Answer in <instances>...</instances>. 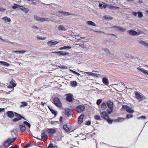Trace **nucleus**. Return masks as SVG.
Masks as SVG:
<instances>
[{
  "label": "nucleus",
  "mask_w": 148,
  "mask_h": 148,
  "mask_svg": "<svg viewBox=\"0 0 148 148\" xmlns=\"http://www.w3.org/2000/svg\"><path fill=\"white\" fill-rule=\"evenodd\" d=\"M0 39L3 42H7L6 40H4V39L1 38V37H0Z\"/></svg>",
  "instance_id": "obj_62"
},
{
  "label": "nucleus",
  "mask_w": 148,
  "mask_h": 148,
  "mask_svg": "<svg viewBox=\"0 0 148 148\" xmlns=\"http://www.w3.org/2000/svg\"><path fill=\"white\" fill-rule=\"evenodd\" d=\"M21 104L20 106V107H23L26 106L27 105V103L25 102H21Z\"/></svg>",
  "instance_id": "obj_33"
},
{
  "label": "nucleus",
  "mask_w": 148,
  "mask_h": 148,
  "mask_svg": "<svg viewBox=\"0 0 148 148\" xmlns=\"http://www.w3.org/2000/svg\"><path fill=\"white\" fill-rule=\"evenodd\" d=\"M20 9L25 13L27 12L29 10L28 9L21 6L20 8Z\"/></svg>",
  "instance_id": "obj_24"
},
{
  "label": "nucleus",
  "mask_w": 148,
  "mask_h": 148,
  "mask_svg": "<svg viewBox=\"0 0 148 148\" xmlns=\"http://www.w3.org/2000/svg\"><path fill=\"white\" fill-rule=\"evenodd\" d=\"M65 96L66 97V99L67 101H72V95L71 94H66Z\"/></svg>",
  "instance_id": "obj_18"
},
{
  "label": "nucleus",
  "mask_w": 148,
  "mask_h": 148,
  "mask_svg": "<svg viewBox=\"0 0 148 148\" xmlns=\"http://www.w3.org/2000/svg\"><path fill=\"white\" fill-rule=\"evenodd\" d=\"M85 109V107L83 105L78 106L75 108L76 110L79 113H82L83 112Z\"/></svg>",
  "instance_id": "obj_5"
},
{
  "label": "nucleus",
  "mask_w": 148,
  "mask_h": 148,
  "mask_svg": "<svg viewBox=\"0 0 148 148\" xmlns=\"http://www.w3.org/2000/svg\"><path fill=\"white\" fill-rule=\"evenodd\" d=\"M8 140H9V141L10 142V143L11 144V143H13L14 141L16 140V138H14L12 139H10L9 138H8Z\"/></svg>",
  "instance_id": "obj_43"
},
{
  "label": "nucleus",
  "mask_w": 148,
  "mask_h": 148,
  "mask_svg": "<svg viewBox=\"0 0 148 148\" xmlns=\"http://www.w3.org/2000/svg\"><path fill=\"white\" fill-rule=\"evenodd\" d=\"M32 28L34 30H37L39 28L35 26H33L32 27Z\"/></svg>",
  "instance_id": "obj_45"
},
{
  "label": "nucleus",
  "mask_w": 148,
  "mask_h": 148,
  "mask_svg": "<svg viewBox=\"0 0 148 148\" xmlns=\"http://www.w3.org/2000/svg\"><path fill=\"white\" fill-rule=\"evenodd\" d=\"M135 95L136 98L139 101H143L145 98V97L143 95L140 94L138 92H136Z\"/></svg>",
  "instance_id": "obj_2"
},
{
  "label": "nucleus",
  "mask_w": 148,
  "mask_h": 148,
  "mask_svg": "<svg viewBox=\"0 0 148 148\" xmlns=\"http://www.w3.org/2000/svg\"><path fill=\"white\" fill-rule=\"evenodd\" d=\"M6 10V9L2 7H0V11L4 12Z\"/></svg>",
  "instance_id": "obj_53"
},
{
  "label": "nucleus",
  "mask_w": 148,
  "mask_h": 148,
  "mask_svg": "<svg viewBox=\"0 0 148 148\" xmlns=\"http://www.w3.org/2000/svg\"><path fill=\"white\" fill-rule=\"evenodd\" d=\"M48 148H57V147L56 145H53L52 144H50L48 146Z\"/></svg>",
  "instance_id": "obj_38"
},
{
  "label": "nucleus",
  "mask_w": 148,
  "mask_h": 148,
  "mask_svg": "<svg viewBox=\"0 0 148 148\" xmlns=\"http://www.w3.org/2000/svg\"><path fill=\"white\" fill-rule=\"evenodd\" d=\"M19 127H20V130L22 131H24L25 130L26 128L25 126L23 125H20Z\"/></svg>",
  "instance_id": "obj_39"
},
{
  "label": "nucleus",
  "mask_w": 148,
  "mask_h": 148,
  "mask_svg": "<svg viewBox=\"0 0 148 148\" xmlns=\"http://www.w3.org/2000/svg\"><path fill=\"white\" fill-rule=\"evenodd\" d=\"M54 102L55 104L58 107H61L62 103L60 99L57 97L54 98L53 99Z\"/></svg>",
  "instance_id": "obj_6"
},
{
  "label": "nucleus",
  "mask_w": 148,
  "mask_h": 148,
  "mask_svg": "<svg viewBox=\"0 0 148 148\" xmlns=\"http://www.w3.org/2000/svg\"><path fill=\"white\" fill-rule=\"evenodd\" d=\"M58 42L57 41L51 40L48 41L47 44L48 46H51L52 45H55L58 44Z\"/></svg>",
  "instance_id": "obj_10"
},
{
  "label": "nucleus",
  "mask_w": 148,
  "mask_h": 148,
  "mask_svg": "<svg viewBox=\"0 0 148 148\" xmlns=\"http://www.w3.org/2000/svg\"><path fill=\"white\" fill-rule=\"evenodd\" d=\"M58 67L62 69H66L67 68L66 67L64 66H58Z\"/></svg>",
  "instance_id": "obj_55"
},
{
  "label": "nucleus",
  "mask_w": 148,
  "mask_h": 148,
  "mask_svg": "<svg viewBox=\"0 0 148 148\" xmlns=\"http://www.w3.org/2000/svg\"><path fill=\"white\" fill-rule=\"evenodd\" d=\"M49 108L53 114H54L55 115H56V112L55 110L51 108H50L49 107Z\"/></svg>",
  "instance_id": "obj_41"
},
{
  "label": "nucleus",
  "mask_w": 148,
  "mask_h": 148,
  "mask_svg": "<svg viewBox=\"0 0 148 148\" xmlns=\"http://www.w3.org/2000/svg\"><path fill=\"white\" fill-rule=\"evenodd\" d=\"M87 24L89 25H91L92 26H96V24L94 22H93L92 21H88L87 22Z\"/></svg>",
  "instance_id": "obj_26"
},
{
  "label": "nucleus",
  "mask_w": 148,
  "mask_h": 148,
  "mask_svg": "<svg viewBox=\"0 0 148 148\" xmlns=\"http://www.w3.org/2000/svg\"><path fill=\"white\" fill-rule=\"evenodd\" d=\"M64 15H70V13L68 12H61Z\"/></svg>",
  "instance_id": "obj_52"
},
{
  "label": "nucleus",
  "mask_w": 148,
  "mask_h": 148,
  "mask_svg": "<svg viewBox=\"0 0 148 148\" xmlns=\"http://www.w3.org/2000/svg\"><path fill=\"white\" fill-rule=\"evenodd\" d=\"M9 140H7L5 141L3 145L5 146L8 147L11 144L9 141Z\"/></svg>",
  "instance_id": "obj_30"
},
{
  "label": "nucleus",
  "mask_w": 148,
  "mask_h": 148,
  "mask_svg": "<svg viewBox=\"0 0 148 148\" xmlns=\"http://www.w3.org/2000/svg\"><path fill=\"white\" fill-rule=\"evenodd\" d=\"M34 18L37 21H40L42 22L47 21V19L45 18H40V17L36 16H34Z\"/></svg>",
  "instance_id": "obj_14"
},
{
  "label": "nucleus",
  "mask_w": 148,
  "mask_h": 148,
  "mask_svg": "<svg viewBox=\"0 0 148 148\" xmlns=\"http://www.w3.org/2000/svg\"><path fill=\"white\" fill-rule=\"evenodd\" d=\"M63 128L67 132H69L72 131V127L70 124L67 123L63 126Z\"/></svg>",
  "instance_id": "obj_3"
},
{
  "label": "nucleus",
  "mask_w": 148,
  "mask_h": 148,
  "mask_svg": "<svg viewBox=\"0 0 148 148\" xmlns=\"http://www.w3.org/2000/svg\"><path fill=\"white\" fill-rule=\"evenodd\" d=\"M103 18L106 19L112 20L113 19V18L112 17L109 16L107 15H106L103 16Z\"/></svg>",
  "instance_id": "obj_37"
},
{
  "label": "nucleus",
  "mask_w": 148,
  "mask_h": 148,
  "mask_svg": "<svg viewBox=\"0 0 148 148\" xmlns=\"http://www.w3.org/2000/svg\"><path fill=\"white\" fill-rule=\"evenodd\" d=\"M7 116L10 118H13L14 117V116H17V115H18V114L15 113L13 112L12 111H8L7 113Z\"/></svg>",
  "instance_id": "obj_9"
},
{
  "label": "nucleus",
  "mask_w": 148,
  "mask_h": 148,
  "mask_svg": "<svg viewBox=\"0 0 148 148\" xmlns=\"http://www.w3.org/2000/svg\"><path fill=\"white\" fill-rule=\"evenodd\" d=\"M102 82L104 84L106 85H108L109 84V82L108 79L106 77L103 78Z\"/></svg>",
  "instance_id": "obj_21"
},
{
  "label": "nucleus",
  "mask_w": 148,
  "mask_h": 148,
  "mask_svg": "<svg viewBox=\"0 0 148 148\" xmlns=\"http://www.w3.org/2000/svg\"><path fill=\"white\" fill-rule=\"evenodd\" d=\"M1 19L3 21L6 23H11V19L7 16H5L1 18Z\"/></svg>",
  "instance_id": "obj_11"
},
{
  "label": "nucleus",
  "mask_w": 148,
  "mask_h": 148,
  "mask_svg": "<svg viewBox=\"0 0 148 148\" xmlns=\"http://www.w3.org/2000/svg\"><path fill=\"white\" fill-rule=\"evenodd\" d=\"M124 120V119L122 118H119L116 120V121L121 122L123 121Z\"/></svg>",
  "instance_id": "obj_47"
},
{
  "label": "nucleus",
  "mask_w": 148,
  "mask_h": 148,
  "mask_svg": "<svg viewBox=\"0 0 148 148\" xmlns=\"http://www.w3.org/2000/svg\"><path fill=\"white\" fill-rule=\"evenodd\" d=\"M137 14H138V12H132V14H133V15L135 16L137 15Z\"/></svg>",
  "instance_id": "obj_61"
},
{
  "label": "nucleus",
  "mask_w": 148,
  "mask_h": 148,
  "mask_svg": "<svg viewBox=\"0 0 148 148\" xmlns=\"http://www.w3.org/2000/svg\"><path fill=\"white\" fill-rule=\"evenodd\" d=\"M17 117L16 118L12 120V121L14 122L20 120H21V119L23 118V117L21 116L20 115L18 114L17 115V116H16Z\"/></svg>",
  "instance_id": "obj_20"
},
{
  "label": "nucleus",
  "mask_w": 148,
  "mask_h": 148,
  "mask_svg": "<svg viewBox=\"0 0 148 148\" xmlns=\"http://www.w3.org/2000/svg\"><path fill=\"white\" fill-rule=\"evenodd\" d=\"M41 140L43 141L46 140L47 139V135L45 133H43L41 136Z\"/></svg>",
  "instance_id": "obj_25"
},
{
  "label": "nucleus",
  "mask_w": 148,
  "mask_h": 148,
  "mask_svg": "<svg viewBox=\"0 0 148 148\" xmlns=\"http://www.w3.org/2000/svg\"><path fill=\"white\" fill-rule=\"evenodd\" d=\"M107 106L106 103L105 102H103L101 104V108L103 109V110H105L106 109Z\"/></svg>",
  "instance_id": "obj_31"
},
{
  "label": "nucleus",
  "mask_w": 148,
  "mask_h": 148,
  "mask_svg": "<svg viewBox=\"0 0 148 148\" xmlns=\"http://www.w3.org/2000/svg\"><path fill=\"white\" fill-rule=\"evenodd\" d=\"M101 117L103 119H106L108 123H111L112 122V120L109 118V116L106 111H103L100 113Z\"/></svg>",
  "instance_id": "obj_1"
},
{
  "label": "nucleus",
  "mask_w": 148,
  "mask_h": 148,
  "mask_svg": "<svg viewBox=\"0 0 148 148\" xmlns=\"http://www.w3.org/2000/svg\"><path fill=\"white\" fill-rule=\"evenodd\" d=\"M77 84V83L76 82L73 81L71 82V86L73 87H75Z\"/></svg>",
  "instance_id": "obj_34"
},
{
  "label": "nucleus",
  "mask_w": 148,
  "mask_h": 148,
  "mask_svg": "<svg viewBox=\"0 0 148 148\" xmlns=\"http://www.w3.org/2000/svg\"><path fill=\"white\" fill-rule=\"evenodd\" d=\"M146 117L145 116H142L140 117H138L137 118L138 119H146Z\"/></svg>",
  "instance_id": "obj_58"
},
{
  "label": "nucleus",
  "mask_w": 148,
  "mask_h": 148,
  "mask_svg": "<svg viewBox=\"0 0 148 148\" xmlns=\"http://www.w3.org/2000/svg\"><path fill=\"white\" fill-rule=\"evenodd\" d=\"M31 1H32V4L33 5H36V0H31Z\"/></svg>",
  "instance_id": "obj_54"
},
{
  "label": "nucleus",
  "mask_w": 148,
  "mask_h": 148,
  "mask_svg": "<svg viewBox=\"0 0 148 148\" xmlns=\"http://www.w3.org/2000/svg\"><path fill=\"white\" fill-rule=\"evenodd\" d=\"M108 6V4H107L105 3H100L99 4V7L101 9L106 8Z\"/></svg>",
  "instance_id": "obj_19"
},
{
  "label": "nucleus",
  "mask_w": 148,
  "mask_h": 148,
  "mask_svg": "<svg viewBox=\"0 0 148 148\" xmlns=\"http://www.w3.org/2000/svg\"><path fill=\"white\" fill-rule=\"evenodd\" d=\"M71 114V110H70L68 108H66L65 109V114L67 116H69Z\"/></svg>",
  "instance_id": "obj_27"
},
{
  "label": "nucleus",
  "mask_w": 148,
  "mask_h": 148,
  "mask_svg": "<svg viewBox=\"0 0 148 148\" xmlns=\"http://www.w3.org/2000/svg\"><path fill=\"white\" fill-rule=\"evenodd\" d=\"M108 8L111 9H115L117 8H119L118 7H115L112 5H108V6L107 7Z\"/></svg>",
  "instance_id": "obj_29"
},
{
  "label": "nucleus",
  "mask_w": 148,
  "mask_h": 148,
  "mask_svg": "<svg viewBox=\"0 0 148 148\" xmlns=\"http://www.w3.org/2000/svg\"><path fill=\"white\" fill-rule=\"evenodd\" d=\"M37 38L39 40H44L46 38L44 37H42L40 36H37Z\"/></svg>",
  "instance_id": "obj_42"
},
{
  "label": "nucleus",
  "mask_w": 148,
  "mask_h": 148,
  "mask_svg": "<svg viewBox=\"0 0 148 148\" xmlns=\"http://www.w3.org/2000/svg\"><path fill=\"white\" fill-rule=\"evenodd\" d=\"M19 147V146L18 145H16L14 147L12 146L10 147V148H18Z\"/></svg>",
  "instance_id": "obj_60"
},
{
  "label": "nucleus",
  "mask_w": 148,
  "mask_h": 148,
  "mask_svg": "<svg viewBox=\"0 0 148 148\" xmlns=\"http://www.w3.org/2000/svg\"><path fill=\"white\" fill-rule=\"evenodd\" d=\"M113 27L116 30L122 32H124L126 30V29L121 27L114 26Z\"/></svg>",
  "instance_id": "obj_13"
},
{
  "label": "nucleus",
  "mask_w": 148,
  "mask_h": 148,
  "mask_svg": "<svg viewBox=\"0 0 148 148\" xmlns=\"http://www.w3.org/2000/svg\"><path fill=\"white\" fill-rule=\"evenodd\" d=\"M107 106L109 108H113V103L110 101H108L107 102Z\"/></svg>",
  "instance_id": "obj_22"
},
{
  "label": "nucleus",
  "mask_w": 148,
  "mask_h": 148,
  "mask_svg": "<svg viewBox=\"0 0 148 148\" xmlns=\"http://www.w3.org/2000/svg\"><path fill=\"white\" fill-rule=\"evenodd\" d=\"M69 71H71V72H72V73H73L74 74H77V73H78L77 72L71 69H70L69 70Z\"/></svg>",
  "instance_id": "obj_59"
},
{
  "label": "nucleus",
  "mask_w": 148,
  "mask_h": 148,
  "mask_svg": "<svg viewBox=\"0 0 148 148\" xmlns=\"http://www.w3.org/2000/svg\"><path fill=\"white\" fill-rule=\"evenodd\" d=\"M10 84L11 86H7L8 88H12L13 87H15L16 86V84L15 83L14 81V80H11L10 82Z\"/></svg>",
  "instance_id": "obj_17"
},
{
  "label": "nucleus",
  "mask_w": 148,
  "mask_h": 148,
  "mask_svg": "<svg viewBox=\"0 0 148 148\" xmlns=\"http://www.w3.org/2000/svg\"><path fill=\"white\" fill-rule=\"evenodd\" d=\"M30 144L31 143H28L24 147H28L29 146Z\"/></svg>",
  "instance_id": "obj_63"
},
{
  "label": "nucleus",
  "mask_w": 148,
  "mask_h": 148,
  "mask_svg": "<svg viewBox=\"0 0 148 148\" xmlns=\"http://www.w3.org/2000/svg\"><path fill=\"white\" fill-rule=\"evenodd\" d=\"M58 29L59 30H65V28L62 25H60L58 27Z\"/></svg>",
  "instance_id": "obj_32"
},
{
  "label": "nucleus",
  "mask_w": 148,
  "mask_h": 148,
  "mask_svg": "<svg viewBox=\"0 0 148 148\" xmlns=\"http://www.w3.org/2000/svg\"><path fill=\"white\" fill-rule=\"evenodd\" d=\"M26 52V51H13L14 53H21V54H23L24 53Z\"/></svg>",
  "instance_id": "obj_36"
},
{
  "label": "nucleus",
  "mask_w": 148,
  "mask_h": 148,
  "mask_svg": "<svg viewBox=\"0 0 148 148\" xmlns=\"http://www.w3.org/2000/svg\"><path fill=\"white\" fill-rule=\"evenodd\" d=\"M139 43L147 47H148V43H147L145 42L142 40H140L139 41Z\"/></svg>",
  "instance_id": "obj_28"
},
{
  "label": "nucleus",
  "mask_w": 148,
  "mask_h": 148,
  "mask_svg": "<svg viewBox=\"0 0 148 148\" xmlns=\"http://www.w3.org/2000/svg\"><path fill=\"white\" fill-rule=\"evenodd\" d=\"M138 17L140 18L142 17L143 16V14L141 12H138Z\"/></svg>",
  "instance_id": "obj_51"
},
{
  "label": "nucleus",
  "mask_w": 148,
  "mask_h": 148,
  "mask_svg": "<svg viewBox=\"0 0 148 148\" xmlns=\"http://www.w3.org/2000/svg\"><path fill=\"white\" fill-rule=\"evenodd\" d=\"M80 72H84V73H86L87 74H88V75L95 77H97L99 75L98 74L93 73L90 72H83L81 71H80Z\"/></svg>",
  "instance_id": "obj_12"
},
{
  "label": "nucleus",
  "mask_w": 148,
  "mask_h": 148,
  "mask_svg": "<svg viewBox=\"0 0 148 148\" xmlns=\"http://www.w3.org/2000/svg\"><path fill=\"white\" fill-rule=\"evenodd\" d=\"M127 32L129 34L132 36H135L138 34L137 32L132 30H128Z\"/></svg>",
  "instance_id": "obj_15"
},
{
  "label": "nucleus",
  "mask_w": 148,
  "mask_h": 148,
  "mask_svg": "<svg viewBox=\"0 0 148 148\" xmlns=\"http://www.w3.org/2000/svg\"><path fill=\"white\" fill-rule=\"evenodd\" d=\"M75 38L76 39L78 40H80L81 39H83L84 38V37H82L79 36V35H76L75 36Z\"/></svg>",
  "instance_id": "obj_40"
},
{
  "label": "nucleus",
  "mask_w": 148,
  "mask_h": 148,
  "mask_svg": "<svg viewBox=\"0 0 148 148\" xmlns=\"http://www.w3.org/2000/svg\"><path fill=\"white\" fill-rule=\"evenodd\" d=\"M94 117L95 119H96L98 120H100L101 119L100 116L98 115H95V116Z\"/></svg>",
  "instance_id": "obj_50"
},
{
  "label": "nucleus",
  "mask_w": 148,
  "mask_h": 148,
  "mask_svg": "<svg viewBox=\"0 0 148 148\" xmlns=\"http://www.w3.org/2000/svg\"><path fill=\"white\" fill-rule=\"evenodd\" d=\"M0 65L3 66H9L10 64L6 62L0 61Z\"/></svg>",
  "instance_id": "obj_23"
},
{
  "label": "nucleus",
  "mask_w": 148,
  "mask_h": 148,
  "mask_svg": "<svg viewBox=\"0 0 148 148\" xmlns=\"http://www.w3.org/2000/svg\"><path fill=\"white\" fill-rule=\"evenodd\" d=\"M133 115L131 114H128L127 115V118H129L133 117Z\"/></svg>",
  "instance_id": "obj_56"
},
{
  "label": "nucleus",
  "mask_w": 148,
  "mask_h": 148,
  "mask_svg": "<svg viewBox=\"0 0 148 148\" xmlns=\"http://www.w3.org/2000/svg\"><path fill=\"white\" fill-rule=\"evenodd\" d=\"M102 102V99H99L97 100V104L98 105H99Z\"/></svg>",
  "instance_id": "obj_49"
},
{
  "label": "nucleus",
  "mask_w": 148,
  "mask_h": 148,
  "mask_svg": "<svg viewBox=\"0 0 148 148\" xmlns=\"http://www.w3.org/2000/svg\"><path fill=\"white\" fill-rule=\"evenodd\" d=\"M58 121H51L50 122V123L51 125L55 124L56 123H58Z\"/></svg>",
  "instance_id": "obj_57"
},
{
  "label": "nucleus",
  "mask_w": 148,
  "mask_h": 148,
  "mask_svg": "<svg viewBox=\"0 0 148 148\" xmlns=\"http://www.w3.org/2000/svg\"><path fill=\"white\" fill-rule=\"evenodd\" d=\"M137 70L138 72L144 74L146 75H148V71L146 70L143 68L138 67Z\"/></svg>",
  "instance_id": "obj_7"
},
{
  "label": "nucleus",
  "mask_w": 148,
  "mask_h": 148,
  "mask_svg": "<svg viewBox=\"0 0 148 148\" xmlns=\"http://www.w3.org/2000/svg\"><path fill=\"white\" fill-rule=\"evenodd\" d=\"M63 49H66V46H64L62 47H60L59 48V49L60 50H62Z\"/></svg>",
  "instance_id": "obj_64"
},
{
  "label": "nucleus",
  "mask_w": 148,
  "mask_h": 148,
  "mask_svg": "<svg viewBox=\"0 0 148 148\" xmlns=\"http://www.w3.org/2000/svg\"><path fill=\"white\" fill-rule=\"evenodd\" d=\"M20 7L21 6L20 5L16 4H14V5L12 7V8L13 9H15L16 8H20Z\"/></svg>",
  "instance_id": "obj_35"
},
{
  "label": "nucleus",
  "mask_w": 148,
  "mask_h": 148,
  "mask_svg": "<svg viewBox=\"0 0 148 148\" xmlns=\"http://www.w3.org/2000/svg\"><path fill=\"white\" fill-rule=\"evenodd\" d=\"M57 53H60V55H64L66 54H68V53H65L64 52H63L62 51H57Z\"/></svg>",
  "instance_id": "obj_44"
},
{
  "label": "nucleus",
  "mask_w": 148,
  "mask_h": 148,
  "mask_svg": "<svg viewBox=\"0 0 148 148\" xmlns=\"http://www.w3.org/2000/svg\"><path fill=\"white\" fill-rule=\"evenodd\" d=\"M56 128H51L47 130V132L48 134H53L56 133Z\"/></svg>",
  "instance_id": "obj_8"
},
{
  "label": "nucleus",
  "mask_w": 148,
  "mask_h": 148,
  "mask_svg": "<svg viewBox=\"0 0 148 148\" xmlns=\"http://www.w3.org/2000/svg\"><path fill=\"white\" fill-rule=\"evenodd\" d=\"M23 123L25 125L27 126L29 128L30 127L31 125L29 123L26 121H24Z\"/></svg>",
  "instance_id": "obj_46"
},
{
  "label": "nucleus",
  "mask_w": 148,
  "mask_h": 148,
  "mask_svg": "<svg viewBox=\"0 0 148 148\" xmlns=\"http://www.w3.org/2000/svg\"><path fill=\"white\" fill-rule=\"evenodd\" d=\"M122 108L124 109L127 112L131 113H133L134 112V110L132 108L127 105H123Z\"/></svg>",
  "instance_id": "obj_4"
},
{
  "label": "nucleus",
  "mask_w": 148,
  "mask_h": 148,
  "mask_svg": "<svg viewBox=\"0 0 148 148\" xmlns=\"http://www.w3.org/2000/svg\"><path fill=\"white\" fill-rule=\"evenodd\" d=\"M109 110H108L107 111L108 114H111L113 110V108H109Z\"/></svg>",
  "instance_id": "obj_48"
},
{
  "label": "nucleus",
  "mask_w": 148,
  "mask_h": 148,
  "mask_svg": "<svg viewBox=\"0 0 148 148\" xmlns=\"http://www.w3.org/2000/svg\"><path fill=\"white\" fill-rule=\"evenodd\" d=\"M84 114H82L79 117L78 121V123L79 124H80L83 122V120L84 117Z\"/></svg>",
  "instance_id": "obj_16"
}]
</instances>
